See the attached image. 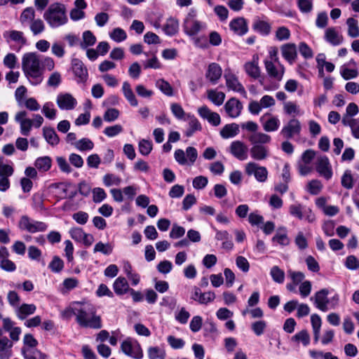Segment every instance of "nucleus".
<instances>
[{"instance_id":"obj_1","label":"nucleus","mask_w":359,"mask_h":359,"mask_svg":"<svg viewBox=\"0 0 359 359\" xmlns=\"http://www.w3.org/2000/svg\"><path fill=\"white\" fill-rule=\"evenodd\" d=\"M76 309V321L81 327L100 329L102 327L101 317L97 314L94 305L88 302H78Z\"/></svg>"},{"instance_id":"obj_2","label":"nucleus","mask_w":359,"mask_h":359,"mask_svg":"<svg viewBox=\"0 0 359 359\" xmlns=\"http://www.w3.org/2000/svg\"><path fill=\"white\" fill-rule=\"evenodd\" d=\"M22 68L29 82L36 86L43 81V70L39 56L35 53H27L22 58Z\"/></svg>"},{"instance_id":"obj_3","label":"nucleus","mask_w":359,"mask_h":359,"mask_svg":"<svg viewBox=\"0 0 359 359\" xmlns=\"http://www.w3.org/2000/svg\"><path fill=\"white\" fill-rule=\"evenodd\" d=\"M252 147L250 149L251 158L257 161L266 160L270 155V150L267 144L271 141L270 135L266 133L250 134L248 137Z\"/></svg>"},{"instance_id":"obj_4","label":"nucleus","mask_w":359,"mask_h":359,"mask_svg":"<svg viewBox=\"0 0 359 359\" xmlns=\"http://www.w3.org/2000/svg\"><path fill=\"white\" fill-rule=\"evenodd\" d=\"M43 17L51 28H57L68 22L66 6L59 2L51 4L44 12Z\"/></svg>"},{"instance_id":"obj_5","label":"nucleus","mask_w":359,"mask_h":359,"mask_svg":"<svg viewBox=\"0 0 359 359\" xmlns=\"http://www.w3.org/2000/svg\"><path fill=\"white\" fill-rule=\"evenodd\" d=\"M328 294L329 290L326 288H323L316 292L310 299L311 301H313L318 309L323 312H326L329 309H336L339 302V297L337 294L334 295L330 299L327 297Z\"/></svg>"},{"instance_id":"obj_6","label":"nucleus","mask_w":359,"mask_h":359,"mask_svg":"<svg viewBox=\"0 0 359 359\" xmlns=\"http://www.w3.org/2000/svg\"><path fill=\"white\" fill-rule=\"evenodd\" d=\"M205 27V23L196 19V11L191 8L184 22V32L189 36H194L204 29Z\"/></svg>"},{"instance_id":"obj_7","label":"nucleus","mask_w":359,"mask_h":359,"mask_svg":"<svg viewBox=\"0 0 359 359\" xmlns=\"http://www.w3.org/2000/svg\"><path fill=\"white\" fill-rule=\"evenodd\" d=\"M18 227L23 231L34 233L45 231L47 229V224L43 222L34 221L27 215L20 217L18 222Z\"/></svg>"},{"instance_id":"obj_8","label":"nucleus","mask_w":359,"mask_h":359,"mask_svg":"<svg viewBox=\"0 0 359 359\" xmlns=\"http://www.w3.org/2000/svg\"><path fill=\"white\" fill-rule=\"evenodd\" d=\"M245 172L248 175H254L259 182H265L268 178V170L255 162H249L245 166Z\"/></svg>"},{"instance_id":"obj_9","label":"nucleus","mask_w":359,"mask_h":359,"mask_svg":"<svg viewBox=\"0 0 359 359\" xmlns=\"http://www.w3.org/2000/svg\"><path fill=\"white\" fill-rule=\"evenodd\" d=\"M4 37L8 43L14 42L18 47L14 50H20V48L27 44V39L24 33L15 29L8 30L4 32Z\"/></svg>"},{"instance_id":"obj_10","label":"nucleus","mask_w":359,"mask_h":359,"mask_svg":"<svg viewBox=\"0 0 359 359\" xmlns=\"http://www.w3.org/2000/svg\"><path fill=\"white\" fill-rule=\"evenodd\" d=\"M301 130L300 121L297 118H291L281 129L280 135L286 139H291L295 135H299Z\"/></svg>"},{"instance_id":"obj_11","label":"nucleus","mask_w":359,"mask_h":359,"mask_svg":"<svg viewBox=\"0 0 359 359\" xmlns=\"http://www.w3.org/2000/svg\"><path fill=\"white\" fill-rule=\"evenodd\" d=\"M121 349L126 355L135 359H141L143 357L142 349L138 343L125 340L121 343Z\"/></svg>"},{"instance_id":"obj_12","label":"nucleus","mask_w":359,"mask_h":359,"mask_svg":"<svg viewBox=\"0 0 359 359\" xmlns=\"http://www.w3.org/2000/svg\"><path fill=\"white\" fill-rule=\"evenodd\" d=\"M264 65L266 71L271 78H273L277 81L282 80L285 73V67L280 63V62L276 63V62L265 60Z\"/></svg>"},{"instance_id":"obj_13","label":"nucleus","mask_w":359,"mask_h":359,"mask_svg":"<svg viewBox=\"0 0 359 359\" xmlns=\"http://www.w3.org/2000/svg\"><path fill=\"white\" fill-rule=\"evenodd\" d=\"M72 69L78 83H85L88 76V69L82 61L77 58L72 60Z\"/></svg>"},{"instance_id":"obj_14","label":"nucleus","mask_w":359,"mask_h":359,"mask_svg":"<svg viewBox=\"0 0 359 359\" xmlns=\"http://www.w3.org/2000/svg\"><path fill=\"white\" fill-rule=\"evenodd\" d=\"M248 147L242 141L236 140L231 143L229 147L230 153L240 161H244L248 158Z\"/></svg>"},{"instance_id":"obj_15","label":"nucleus","mask_w":359,"mask_h":359,"mask_svg":"<svg viewBox=\"0 0 359 359\" xmlns=\"http://www.w3.org/2000/svg\"><path fill=\"white\" fill-rule=\"evenodd\" d=\"M260 121L262 123L263 129L268 133L276 131L280 123L278 118L270 113L264 114L260 118Z\"/></svg>"},{"instance_id":"obj_16","label":"nucleus","mask_w":359,"mask_h":359,"mask_svg":"<svg viewBox=\"0 0 359 359\" xmlns=\"http://www.w3.org/2000/svg\"><path fill=\"white\" fill-rule=\"evenodd\" d=\"M27 111H21L16 113L15 116V121L20 123V133L22 135L25 136H28L32 130V120L30 118H27Z\"/></svg>"},{"instance_id":"obj_17","label":"nucleus","mask_w":359,"mask_h":359,"mask_svg":"<svg viewBox=\"0 0 359 359\" xmlns=\"http://www.w3.org/2000/svg\"><path fill=\"white\" fill-rule=\"evenodd\" d=\"M56 102L62 110H72L77 104L76 100L69 93H60L57 96Z\"/></svg>"},{"instance_id":"obj_18","label":"nucleus","mask_w":359,"mask_h":359,"mask_svg":"<svg viewBox=\"0 0 359 359\" xmlns=\"http://www.w3.org/2000/svg\"><path fill=\"white\" fill-rule=\"evenodd\" d=\"M199 116L208 121L213 126H217L221 123L219 114L212 111L207 106H202L198 109Z\"/></svg>"},{"instance_id":"obj_19","label":"nucleus","mask_w":359,"mask_h":359,"mask_svg":"<svg viewBox=\"0 0 359 359\" xmlns=\"http://www.w3.org/2000/svg\"><path fill=\"white\" fill-rule=\"evenodd\" d=\"M224 108L227 115L231 118H234L241 114L243 109V104L238 100L233 97L229 99L225 103Z\"/></svg>"},{"instance_id":"obj_20","label":"nucleus","mask_w":359,"mask_h":359,"mask_svg":"<svg viewBox=\"0 0 359 359\" xmlns=\"http://www.w3.org/2000/svg\"><path fill=\"white\" fill-rule=\"evenodd\" d=\"M316 170L321 176L327 180L332 177V167L327 156H321L318 159Z\"/></svg>"},{"instance_id":"obj_21","label":"nucleus","mask_w":359,"mask_h":359,"mask_svg":"<svg viewBox=\"0 0 359 359\" xmlns=\"http://www.w3.org/2000/svg\"><path fill=\"white\" fill-rule=\"evenodd\" d=\"M229 27L231 31L238 36H243L248 31V22L243 17L233 19L229 23Z\"/></svg>"},{"instance_id":"obj_22","label":"nucleus","mask_w":359,"mask_h":359,"mask_svg":"<svg viewBox=\"0 0 359 359\" xmlns=\"http://www.w3.org/2000/svg\"><path fill=\"white\" fill-rule=\"evenodd\" d=\"M224 78L226 80V85L229 90L241 94H245V90L243 86L239 82L237 76L231 73L225 74Z\"/></svg>"},{"instance_id":"obj_23","label":"nucleus","mask_w":359,"mask_h":359,"mask_svg":"<svg viewBox=\"0 0 359 359\" xmlns=\"http://www.w3.org/2000/svg\"><path fill=\"white\" fill-rule=\"evenodd\" d=\"M324 38L327 42L332 46H338L343 42L344 38L337 30L336 27H328L325 31Z\"/></svg>"},{"instance_id":"obj_24","label":"nucleus","mask_w":359,"mask_h":359,"mask_svg":"<svg viewBox=\"0 0 359 359\" xmlns=\"http://www.w3.org/2000/svg\"><path fill=\"white\" fill-rule=\"evenodd\" d=\"M283 57L290 63L293 64L297 57V47L294 43H285L281 46Z\"/></svg>"},{"instance_id":"obj_25","label":"nucleus","mask_w":359,"mask_h":359,"mask_svg":"<svg viewBox=\"0 0 359 359\" xmlns=\"http://www.w3.org/2000/svg\"><path fill=\"white\" fill-rule=\"evenodd\" d=\"M36 310V306L34 304H22L15 309V312L20 320H25L29 316L34 314Z\"/></svg>"},{"instance_id":"obj_26","label":"nucleus","mask_w":359,"mask_h":359,"mask_svg":"<svg viewBox=\"0 0 359 359\" xmlns=\"http://www.w3.org/2000/svg\"><path fill=\"white\" fill-rule=\"evenodd\" d=\"M185 119L188 121V128L184 133L187 137H191L196 132L202 130L201 123L194 115L188 114Z\"/></svg>"},{"instance_id":"obj_27","label":"nucleus","mask_w":359,"mask_h":359,"mask_svg":"<svg viewBox=\"0 0 359 359\" xmlns=\"http://www.w3.org/2000/svg\"><path fill=\"white\" fill-rule=\"evenodd\" d=\"M222 73L221 67L218 64L212 62L209 65L205 76L212 84H216L221 78Z\"/></svg>"},{"instance_id":"obj_28","label":"nucleus","mask_w":359,"mask_h":359,"mask_svg":"<svg viewBox=\"0 0 359 359\" xmlns=\"http://www.w3.org/2000/svg\"><path fill=\"white\" fill-rule=\"evenodd\" d=\"M258 56L253 55L252 60L248 62L244 65L245 72L250 76L257 79L260 76V68L258 65Z\"/></svg>"},{"instance_id":"obj_29","label":"nucleus","mask_w":359,"mask_h":359,"mask_svg":"<svg viewBox=\"0 0 359 359\" xmlns=\"http://www.w3.org/2000/svg\"><path fill=\"white\" fill-rule=\"evenodd\" d=\"M113 289L117 295H123L128 293L131 288L126 278L118 277L113 283Z\"/></svg>"},{"instance_id":"obj_30","label":"nucleus","mask_w":359,"mask_h":359,"mask_svg":"<svg viewBox=\"0 0 359 359\" xmlns=\"http://www.w3.org/2000/svg\"><path fill=\"white\" fill-rule=\"evenodd\" d=\"M219 133L224 139L234 137L239 133V126L235 123L226 124L221 129Z\"/></svg>"},{"instance_id":"obj_31","label":"nucleus","mask_w":359,"mask_h":359,"mask_svg":"<svg viewBox=\"0 0 359 359\" xmlns=\"http://www.w3.org/2000/svg\"><path fill=\"white\" fill-rule=\"evenodd\" d=\"M122 91L125 98L131 106L137 107L138 105V101L132 90L130 84L128 81L123 83Z\"/></svg>"},{"instance_id":"obj_32","label":"nucleus","mask_w":359,"mask_h":359,"mask_svg":"<svg viewBox=\"0 0 359 359\" xmlns=\"http://www.w3.org/2000/svg\"><path fill=\"white\" fill-rule=\"evenodd\" d=\"M43 136L46 142L52 146H55L59 144L60 138L53 128H43Z\"/></svg>"},{"instance_id":"obj_33","label":"nucleus","mask_w":359,"mask_h":359,"mask_svg":"<svg viewBox=\"0 0 359 359\" xmlns=\"http://www.w3.org/2000/svg\"><path fill=\"white\" fill-rule=\"evenodd\" d=\"M163 30L168 36L175 35L179 31L178 20L173 18H168L163 27Z\"/></svg>"},{"instance_id":"obj_34","label":"nucleus","mask_w":359,"mask_h":359,"mask_svg":"<svg viewBox=\"0 0 359 359\" xmlns=\"http://www.w3.org/2000/svg\"><path fill=\"white\" fill-rule=\"evenodd\" d=\"M13 344L7 337L0 339V359H8Z\"/></svg>"},{"instance_id":"obj_35","label":"nucleus","mask_w":359,"mask_h":359,"mask_svg":"<svg viewBox=\"0 0 359 359\" xmlns=\"http://www.w3.org/2000/svg\"><path fill=\"white\" fill-rule=\"evenodd\" d=\"M346 25L348 27L347 34L351 38L359 37V25L358 21L353 18H348L346 20Z\"/></svg>"},{"instance_id":"obj_36","label":"nucleus","mask_w":359,"mask_h":359,"mask_svg":"<svg viewBox=\"0 0 359 359\" xmlns=\"http://www.w3.org/2000/svg\"><path fill=\"white\" fill-rule=\"evenodd\" d=\"M291 341L297 345L302 343L304 346H307L310 344L311 338L309 332L306 330H303L292 336Z\"/></svg>"},{"instance_id":"obj_37","label":"nucleus","mask_w":359,"mask_h":359,"mask_svg":"<svg viewBox=\"0 0 359 359\" xmlns=\"http://www.w3.org/2000/svg\"><path fill=\"white\" fill-rule=\"evenodd\" d=\"M252 29L262 35H268L271 32V25L264 20H256L252 24Z\"/></svg>"},{"instance_id":"obj_38","label":"nucleus","mask_w":359,"mask_h":359,"mask_svg":"<svg viewBox=\"0 0 359 359\" xmlns=\"http://www.w3.org/2000/svg\"><path fill=\"white\" fill-rule=\"evenodd\" d=\"M35 20V11L32 7H27L23 10L20 16V22L22 26L26 25L27 23H31Z\"/></svg>"},{"instance_id":"obj_39","label":"nucleus","mask_w":359,"mask_h":359,"mask_svg":"<svg viewBox=\"0 0 359 359\" xmlns=\"http://www.w3.org/2000/svg\"><path fill=\"white\" fill-rule=\"evenodd\" d=\"M207 93L208 99L217 106L222 105L224 101L225 94L223 92L211 89Z\"/></svg>"},{"instance_id":"obj_40","label":"nucleus","mask_w":359,"mask_h":359,"mask_svg":"<svg viewBox=\"0 0 359 359\" xmlns=\"http://www.w3.org/2000/svg\"><path fill=\"white\" fill-rule=\"evenodd\" d=\"M52 164L51 158L49 156H42L36 158L34 162V165L39 171H48Z\"/></svg>"},{"instance_id":"obj_41","label":"nucleus","mask_w":359,"mask_h":359,"mask_svg":"<svg viewBox=\"0 0 359 359\" xmlns=\"http://www.w3.org/2000/svg\"><path fill=\"white\" fill-rule=\"evenodd\" d=\"M82 42L80 46L82 49H86L89 46H93L96 43V37L91 31L87 30L83 33Z\"/></svg>"},{"instance_id":"obj_42","label":"nucleus","mask_w":359,"mask_h":359,"mask_svg":"<svg viewBox=\"0 0 359 359\" xmlns=\"http://www.w3.org/2000/svg\"><path fill=\"white\" fill-rule=\"evenodd\" d=\"M24 359H48V355L40 350H25L22 351Z\"/></svg>"},{"instance_id":"obj_43","label":"nucleus","mask_w":359,"mask_h":359,"mask_svg":"<svg viewBox=\"0 0 359 359\" xmlns=\"http://www.w3.org/2000/svg\"><path fill=\"white\" fill-rule=\"evenodd\" d=\"M24 346L21 348V351L25 350H38L36 347L38 345V341L32 334H26L23 339Z\"/></svg>"},{"instance_id":"obj_44","label":"nucleus","mask_w":359,"mask_h":359,"mask_svg":"<svg viewBox=\"0 0 359 359\" xmlns=\"http://www.w3.org/2000/svg\"><path fill=\"white\" fill-rule=\"evenodd\" d=\"M74 147L80 151H90L93 149L94 143L88 138H82L74 143Z\"/></svg>"},{"instance_id":"obj_45","label":"nucleus","mask_w":359,"mask_h":359,"mask_svg":"<svg viewBox=\"0 0 359 359\" xmlns=\"http://www.w3.org/2000/svg\"><path fill=\"white\" fill-rule=\"evenodd\" d=\"M272 241L273 242H277L283 246H286L290 244V239L287 235L285 228L280 229L276 235L273 237Z\"/></svg>"},{"instance_id":"obj_46","label":"nucleus","mask_w":359,"mask_h":359,"mask_svg":"<svg viewBox=\"0 0 359 359\" xmlns=\"http://www.w3.org/2000/svg\"><path fill=\"white\" fill-rule=\"evenodd\" d=\"M156 86L158 88L163 94L167 96L173 95V88L170 84L164 80L163 79H159L156 81Z\"/></svg>"},{"instance_id":"obj_47","label":"nucleus","mask_w":359,"mask_h":359,"mask_svg":"<svg viewBox=\"0 0 359 359\" xmlns=\"http://www.w3.org/2000/svg\"><path fill=\"white\" fill-rule=\"evenodd\" d=\"M103 184L106 187L119 186L122 182V179L112 173H107L103 176Z\"/></svg>"},{"instance_id":"obj_48","label":"nucleus","mask_w":359,"mask_h":359,"mask_svg":"<svg viewBox=\"0 0 359 359\" xmlns=\"http://www.w3.org/2000/svg\"><path fill=\"white\" fill-rule=\"evenodd\" d=\"M113 245L111 243H103L100 241L95 245L93 252H101L104 255H109L113 252Z\"/></svg>"},{"instance_id":"obj_49","label":"nucleus","mask_w":359,"mask_h":359,"mask_svg":"<svg viewBox=\"0 0 359 359\" xmlns=\"http://www.w3.org/2000/svg\"><path fill=\"white\" fill-rule=\"evenodd\" d=\"M283 111L287 115L297 116L299 115V107L294 102H285L283 103Z\"/></svg>"},{"instance_id":"obj_50","label":"nucleus","mask_w":359,"mask_h":359,"mask_svg":"<svg viewBox=\"0 0 359 359\" xmlns=\"http://www.w3.org/2000/svg\"><path fill=\"white\" fill-rule=\"evenodd\" d=\"M41 112L50 120L55 119L57 114V110L54 108V104L50 102H47L43 105Z\"/></svg>"},{"instance_id":"obj_51","label":"nucleus","mask_w":359,"mask_h":359,"mask_svg":"<svg viewBox=\"0 0 359 359\" xmlns=\"http://www.w3.org/2000/svg\"><path fill=\"white\" fill-rule=\"evenodd\" d=\"M29 28L33 35H39L45 30V25L41 19H35L29 24Z\"/></svg>"},{"instance_id":"obj_52","label":"nucleus","mask_w":359,"mask_h":359,"mask_svg":"<svg viewBox=\"0 0 359 359\" xmlns=\"http://www.w3.org/2000/svg\"><path fill=\"white\" fill-rule=\"evenodd\" d=\"M341 183L343 187L347 189H351L354 185L353 177L351 171L346 170L341 176Z\"/></svg>"},{"instance_id":"obj_53","label":"nucleus","mask_w":359,"mask_h":359,"mask_svg":"<svg viewBox=\"0 0 359 359\" xmlns=\"http://www.w3.org/2000/svg\"><path fill=\"white\" fill-rule=\"evenodd\" d=\"M109 36L114 41L120 43L126 39L127 34L123 29L116 27L109 33Z\"/></svg>"},{"instance_id":"obj_54","label":"nucleus","mask_w":359,"mask_h":359,"mask_svg":"<svg viewBox=\"0 0 359 359\" xmlns=\"http://www.w3.org/2000/svg\"><path fill=\"white\" fill-rule=\"evenodd\" d=\"M270 274L272 279L278 283H283L285 279V273L278 266H274L271 268Z\"/></svg>"},{"instance_id":"obj_55","label":"nucleus","mask_w":359,"mask_h":359,"mask_svg":"<svg viewBox=\"0 0 359 359\" xmlns=\"http://www.w3.org/2000/svg\"><path fill=\"white\" fill-rule=\"evenodd\" d=\"M165 351L157 346H152L148 348V357L149 359H165Z\"/></svg>"},{"instance_id":"obj_56","label":"nucleus","mask_w":359,"mask_h":359,"mask_svg":"<svg viewBox=\"0 0 359 359\" xmlns=\"http://www.w3.org/2000/svg\"><path fill=\"white\" fill-rule=\"evenodd\" d=\"M152 148L153 145L151 141L143 139L139 142V152L143 156H148L151 153Z\"/></svg>"},{"instance_id":"obj_57","label":"nucleus","mask_w":359,"mask_h":359,"mask_svg":"<svg viewBox=\"0 0 359 359\" xmlns=\"http://www.w3.org/2000/svg\"><path fill=\"white\" fill-rule=\"evenodd\" d=\"M323 188L322 183L318 180H313L308 183L307 190L312 195L318 194Z\"/></svg>"},{"instance_id":"obj_58","label":"nucleus","mask_w":359,"mask_h":359,"mask_svg":"<svg viewBox=\"0 0 359 359\" xmlns=\"http://www.w3.org/2000/svg\"><path fill=\"white\" fill-rule=\"evenodd\" d=\"M304 210L303 205L299 203L291 205L289 208L290 215L299 219H304Z\"/></svg>"},{"instance_id":"obj_59","label":"nucleus","mask_w":359,"mask_h":359,"mask_svg":"<svg viewBox=\"0 0 359 359\" xmlns=\"http://www.w3.org/2000/svg\"><path fill=\"white\" fill-rule=\"evenodd\" d=\"M185 155L187 161V165H192L197 159L198 152L196 148L193 147H188L185 151Z\"/></svg>"},{"instance_id":"obj_60","label":"nucleus","mask_w":359,"mask_h":359,"mask_svg":"<svg viewBox=\"0 0 359 359\" xmlns=\"http://www.w3.org/2000/svg\"><path fill=\"white\" fill-rule=\"evenodd\" d=\"M93 201L95 203H101L107 198V194L105 191L100 187L94 188L92 191Z\"/></svg>"},{"instance_id":"obj_61","label":"nucleus","mask_w":359,"mask_h":359,"mask_svg":"<svg viewBox=\"0 0 359 359\" xmlns=\"http://www.w3.org/2000/svg\"><path fill=\"white\" fill-rule=\"evenodd\" d=\"M266 328V323L264 320H257L252 323L251 329L257 336L262 335Z\"/></svg>"},{"instance_id":"obj_62","label":"nucleus","mask_w":359,"mask_h":359,"mask_svg":"<svg viewBox=\"0 0 359 359\" xmlns=\"http://www.w3.org/2000/svg\"><path fill=\"white\" fill-rule=\"evenodd\" d=\"M7 300L11 306L15 309L20 304V297L14 290H11L8 292Z\"/></svg>"},{"instance_id":"obj_63","label":"nucleus","mask_w":359,"mask_h":359,"mask_svg":"<svg viewBox=\"0 0 359 359\" xmlns=\"http://www.w3.org/2000/svg\"><path fill=\"white\" fill-rule=\"evenodd\" d=\"M214 12L221 22H224L228 19L229 11L225 6L222 5L216 6L214 8Z\"/></svg>"},{"instance_id":"obj_64","label":"nucleus","mask_w":359,"mask_h":359,"mask_svg":"<svg viewBox=\"0 0 359 359\" xmlns=\"http://www.w3.org/2000/svg\"><path fill=\"white\" fill-rule=\"evenodd\" d=\"M0 268L6 272H13L16 270V265L13 261L6 257L1 259Z\"/></svg>"}]
</instances>
